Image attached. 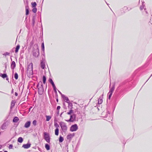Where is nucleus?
<instances>
[{
    "label": "nucleus",
    "instance_id": "f257e3e1",
    "mask_svg": "<svg viewBox=\"0 0 152 152\" xmlns=\"http://www.w3.org/2000/svg\"><path fill=\"white\" fill-rule=\"evenodd\" d=\"M38 94L39 95H42L43 92L44 88L42 83V81L39 82L37 85Z\"/></svg>",
    "mask_w": 152,
    "mask_h": 152
},
{
    "label": "nucleus",
    "instance_id": "f03ea898",
    "mask_svg": "<svg viewBox=\"0 0 152 152\" xmlns=\"http://www.w3.org/2000/svg\"><path fill=\"white\" fill-rule=\"evenodd\" d=\"M33 55L35 57H38L39 54V50L38 46L37 45H34L33 51Z\"/></svg>",
    "mask_w": 152,
    "mask_h": 152
},
{
    "label": "nucleus",
    "instance_id": "7ed1b4c3",
    "mask_svg": "<svg viewBox=\"0 0 152 152\" xmlns=\"http://www.w3.org/2000/svg\"><path fill=\"white\" fill-rule=\"evenodd\" d=\"M33 64L32 63H30L27 66V73L29 75H32L33 73Z\"/></svg>",
    "mask_w": 152,
    "mask_h": 152
},
{
    "label": "nucleus",
    "instance_id": "20e7f679",
    "mask_svg": "<svg viewBox=\"0 0 152 152\" xmlns=\"http://www.w3.org/2000/svg\"><path fill=\"white\" fill-rule=\"evenodd\" d=\"M59 124L63 131L64 132H66L67 130V127L66 124L62 122L60 123Z\"/></svg>",
    "mask_w": 152,
    "mask_h": 152
},
{
    "label": "nucleus",
    "instance_id": "39448f33",
    "mask_svg": "<svg viewBox=\"0 0 152 152\" xmlns=\"http://www.w3.org/2000/svg\"><path fill=\"white\" fill-rule=\"evenodd\" d=\"M44 138L45 140L48 143L50 142V137L49 134L46 132L44 133Z\"/></svg>",
    "mask_w": 152,
    "mask_h": 152
},
{
    "label": "nucleus",
    "instance_id": "423d86ee",
    "mask_svg": "<svg viewBox=\"0 0 152 152\" xmlns=\"http://www.w3.org/2000/svg\"><path fill=\"white\" fill-rule=\"evenodd\" d=\"M115 87V83H114L112 88L110 89L109 92L108 93V94H109V99H110L114 91Z\"/></svg>",
    "mask_w": 152,
    "mask_h": 152
},
{
    "label": "nucleus",
    "instance_id": "0eeeda50",
    "mask_svg": "<svg viewBox=\"0 0 152 152\" xmlns=\"http://www.w3.org/2000/svg\"><path fill=\"white\" fill-rule=\"evenodd\" d=\"M76 115L75 114L71 115L70 119L66 121L68 122H73L76 120Z\"/></svg>",
    "mask_w": 152,
    "mask_h": 152
},
{
    "label": "nucleus",
    "instance_id": "6e6552de",
    "mask_svg": "<svg viewBox=\"0 0 152 152\" xmlns=\"http://www.w3.org/2000/svg\"><path fill=\"white\" fill-rule=\"evenodd\" d=\"M8 125L7 121L4 122L1 126V129L2 130H4L7 129Z\"/></svg>",
    "mask_w": 152,
    "mask_h": 152
},
{
    "label": "nucleus",
    "instance_id": "1a4fd4ad",
    "mask_svg": "<svg viewBox=\"0 0 152 152\" xmlns=\"http://www.w3.org/2000/svg\"><path fill=\"white\" fill-rule=\"evenodd\" d=\"M78 129V126L76 124H75L71 126L70 128V130L72 132L76 131Z\"/></svg>",
    "mask_w": 152,
    "mask_h": 152
},
{
    "label": "nucleus",
    "instance_id": "9d476101",
    "mask_svg": "<svg viewBox=\"0 0 152 152\" xmlns=\"http://www.w3.org/2000/svg\"><path fill=\"white\" fill-rule=\"evenodd\" d=\"M31 124V121H28L25 123L24 127L26 128H28L30 126Z\"/></svg>",
    "mask_w": 152,
    "mask_h": 152
},
{
    "label": "nucleus",
    "instance_id": "9b49d317",
    "mask_svg": "<svg viewBox=\"0 0 152 152\" xmlns=\"http://www.w3.org/2000/svg\"><path fill=\"white\" fill-rule=\"evenodd\" d=\"M74 136V134H68L67 137L66 138L68 140H71V139Z\"/></svg>",
    "mask_w": 152,
    "mask_h": 152
},
{
    "label": "nucleus",
    "instance_id": "f8f14e48",
    "mask_svg": "<svg viewBox=\"0 0 152 152\" xmlns=\"http://www.w3.org/2000/svg\"><path fill=\"white\" fill-rule=\"evenodd\" d=\"M31 144L30 143H27L26 144H24L22 146V147L25 148L27 149L30 147Z\"/></svg>",
    "mask_w": 152,
    "mask_h": 152
},
{
    "label": "nucleus",
    "instance_id": "ddd939ff",
    "mask_svg": "<svg viewBox=\"0 0 152 152\" xmlns=\"http://www.w3.org/2000/svg\"><path fill=\"white\" fill-rule=\"evenodd\" d=\"M62 97L67 103L68 102H69L68 98L66 96L64 95H62Z\"/></svg>",
    "mask_w": 152,
    "mask_h": 152
},
{
    "label": "nucleus",
    "instance_id": "4468645a",
    "mask_svg": "<svg viewBox=\"0 0 152 152\" xmlns=\"http://www.w3.org/2000/svg\"><path fill=\"white\" fill-rule=\"evenodd\" d=\"M16 66V64L14 61H12V62L11 65V68L12 69H14Z\"/></svg>",
    "mask_w": 152,
    "mask_h": 152
},
{
    "label": "nucleus",
    "instance_id": "2eb2a0df",
    "mask_svg": "<svg viewBox=\"0 0 152 152\" xmlns=\"http://www.w3.org/2000/svg\"><path fill=\"white\" fill-rule=\"evenodd\" d=\"M41 67L43 69H44L45 67V62L43 61H42L41 62Z\"/></svg>",
    "mask_w": 152,
    "mask_h": 152
},
{
    "label": "nucleus",
    "instance_id": "dca6fc26",
    "mask_svg": "<svg viewBox=\"0 0 152 152\" xmlns=\"http://www.w3.org/2000/svg\"><path fill=\"white\" fill-rule=\"evenodd\" d=\"M19 120V118L17 117H15L13 119V122L14 123H16Z\"/></svg>",
    "mask_w": 152,
    "mask_h": 152
},
{
    "label": "nucleus",
    "instance_id": "f3484780",
    "mask_svg": "<svg viewBox=\"0 0 152 152\" xmlns=\"http://www.w3.org/2000/svg\"><path fill=\"white\" fill-rule=\"evenodd\" d=\"M103 97L102 96H100L99 97L98 100V103L99 104H101L102 102V99Z\"/></svg>",
    "mask_w": 152,
    "mask_h": 152
},
{
    "label": "nucleus",
    "instance_id": "a211bd4d",
    "mask_svg": "<svg viewBox=\"0 0 152 152\" xmlns=\"http://www.w3.org/2000/svg\"><path fill=\"white\" fill-rule=\"evenodd\" d=\"M49 81L52 84L53 87L55 86L53 80L51 78L49 79Z\"/></svg>",
    "mask_w": 152,
    "mask_h": 152
},
{
    "label": "nucleus",
    "instance_id": "6ab92c4d",
    "mask_svg": "<svg viewBox=\"0 0 152 152\" xmlns=\"http://www.w3.org/2000/svg\"><path fill=\"white\" fill-rule=\"evenodd\" d=\"M68 108L70 109H72V103L68 102Z\"/></svg>",
    "mask_w": 152,
    "mask_h": 152
},
{
    "label": "nucleus",
    "instance_id": "aec40b11",
    "mask_svg": "<svg viewBox=\"0 0 152 152\" xmlns=\"http://www.w3.org/2000/svg\"><path fill=\"white\" fill-rule=\"evenodd\" d=\"M144 2H142V6L140 7V9L141 10H142L143 9H144L145 10V11L146 8H144V7L145 6V4H144Z\"/></svg>",
    "mask_w": 152,
    "mask_h": 152
},
{
    "label": "nucleus",
    "instance_id": "412c9836",
    "mask_svg": "<svg viewBox=\"0 0 152 152\" xmlns=\"http://www.w3.org/2000/svg\"><path fill=\"white\" fill-rule=\"evenodd\" d=\"M20 48V46L18 45L16 47V48H15V53H17L18 51V50Z\"/></svg>",
    "mask_w": 152,
    "mask_h": 152
},
{
    "label": "nucleus",
    "instance_id": "4be33fe9",
    "mask_svg": "<svg viewBox=\"0 0 152 152\" xmlns=\"http://www.w3.org/2000/svg\"><path fill=\"white\" fill-rule=\"evenodd\" d=\"M59 133V129L58 128H56L55 131V134L56 135H58Z\"/></svg>",
    "mask_w": 152,
    "mask_h": 152
},
{
    "label": "nucleus",
    "instance_id": "5701e85b",
    "mask_svg": "<svg viewBox=\"0 0 152 152\" xmlns=\"http://www.w3.org/2000/svg\"><path fill=\"white\" fill-rule=\"evenodd\" d=\"M45 147L47 150H49L50 149V146L48 144H45Z\"/></svg>",
    "mask_w": 152,
    "mask_h": 152
},
{
    "label": "nucleus",
    "instance_id": "b1692460",
    "mask_svg": "<svg viewBox=\"0 0 152 152\" xmlns=\"http://www.w3.org/2000/svg\"><path fill=\"white\" fill-rule=\"evenodd\" d=\"M0 76L2 77L3 78H5L7 77V75L6 74H1L0 75Z\"/></svg>",
    "mask_w": 152,
    "mask_h": 152
},
{
    "label": "nucleus",
    "instance_id": "393cba45",
    "mask_svg": "<svg viewBox=\"0 0 152 152\" xmlns=\"http://www.w3.org/2000/svg\"><path fill=\"white\" fill-rule=\"evenodd\" d=\"M23 138L21 137H19L18 139V141L20 143H21L23 141Z\"/></svg>",
    "mask_w": 152,
    "mask_h": 152
},
{
    "label": "nucleus",
    "instance_id": "a878e982",
    "mask_svg": "<svg viewBox=\"0 0 152 152\" xmlns=\"http://www.w3.org/2000/svg\"><path fill=\"white\" fill-rule=\"evenodd\" d=\"M41 48L42 50V51L44 52L45 51V47H44V42H42L41 44Z\"/></svg>",
    "mask_w": 152,
    "mask_h": 152
},
{
    "label": "nucleus",
    "instance_id": "bb28decb",
    "mask_svg": "<svg viewBox=\"0 0 152 152\" xmlns=\"http://www.w3.org/2000/svg\"><path fill=\"white\" fill-rule=\"evenodd\" d=\"M26 15H28L29 14L28 7V6L26 7Z\"/></svg>",
    "mask_w": 152,
    "mask_h": 152
},
{
    "label": "nucleus",
    "instance_id": "cd10ccee",
    "mask_svg": "<svg viewBox=\"0 0 152 152\" xmlns=\"http://www.w3.org/2000/svg\"><path fill=\"white\" fill-rule=\"evenodd\" d=\"M64 140L63 137L61 136H60L59 139V142H61L63 141Z\"/></svg>",
    "mask_w": 152,
    "mask_h": 152
},
{
    "label": "nucleus",
    "instance_id": "c85d7f7f",
    "mask_svg": "<svg viewBox=\"0 0 152 152\" xmlns=\"http://www.w3.org/2000/svg\"><path fill=\"white\" fill-rule=\"evenodd\" d=\"M46 120L47 121H50V120L51 118V117L49 115H46Z\"/></svg>",
    "mask_w": 152,
    "mask_h": 152
},
{
    "label": "nucleus",
    "instance_id": "c756f323",
    "mask_svg": "<svg viewBox=\"0 0 152 152\" xmlns=\"http://www.w3.org/2000/svg\"><path fill=\"white\" fill-rule=\"evenodd\" d=\"M43 82L44 84H45L46 81V77L45 76H43L42 77Z\"/></svg>",
    "mask_w": 152,
    "mask_h": 152
},
{
    "label": "nucleus",
    "instance_id": "7c9ffc66",
    "mask_svg": "<svg viewBox=\"0 0 152 152\" xmlns=\"http://www.w3.org/2000/svg\"><path fill=\"white\" fill-rule=\"evenodd\" d=\"M32 7H36L37 5V4L36 2H32L31 3Z\"/></svg>",
    "mask_w": 152,
    "mask_h": 152
},
{
    "label": "nucleus",
    "instance_id": "2f4dec72",
    "mask_svg": "<svg viewBox=\"0 0 152 152\" xmlns=\"http://www.w3.org/2000/svg\"><path fill=\"white\" fill-rule=\"evenodd\" d=\"M33 9L32 10V11L34 13L36 12L37 11V9L36 7H33Z\"/></svg>",
    "mask_w": 152,
    "mask_h": 152
},
{
    "label": "nucleus",
    "instance_id": "473e14b6",
    "mask_svg": "<svg viewBox=\"0 0 152 152\" xmlns=\"http://www.w3.org/2000/svg\"><path fill=\"white\" fill-rule=\"evenodd\" d=\"M14 77L16 80H17L18 78V75L16 72L14 75Z\"/></svg>",
    "mask_w": 152,
    "mask_h": 152
},
{
    "label": "nucleus",
    "instance_id": "72a5a7b5",
    "mask_svg": "<svg viewBox=\"0 0 152 152\" xmlns=\"http://www.w3.org/2000/svg\"><path fill=\"white\" fill-rule=\"evenodd\" d=\"M35 18L34 16L33 17L32 20V24L33 26H34V23H35Z\"/></svg>",
    "mask_w": 152,
    "mask_h": 152
},
{
    "label": "nucleus",
    "instance_id": "f704fd0d",
    "mask_svg": "<svg viewBox=\"0 0 152 152\" xmlns=\"http://www.w3.org/2000/svg\"><path fill=\"white\" fill-rule=\"evenodd\" d=\"M73 110L71 109L67 113V114L68 115H71L72 113L73 112Z\"/></svg>",
    "mask_w": 152,
    "mask_h": 152
},
{
    "label": "nucleus",
    "instance_id": "c9c22d12",
    "mask_svg": "<svg viewBox=\"0 0 152 152\" xmlns=\"http://www.w3.org/2000/svg\"><path fill=\"white\" fill-rule=\"evenodd\" d=\"M37 121L35 120H34L32 122V124H33V125L34 126H35L37 124Z\"/></svg>",
    "mask_w": 152,
    "mask_h": 152
},
{
    "label": "nucleus",
    "instance_id": "e433bc0d",
    "mask_svg": "<svg viewBox=\"0 0 152 152\" xmlns=\"http://www.w3.org/2000/svg\"><path fill=\"white\" fill-rule=\"evenodd\" d=\"M10 55V53L7 52H6L5 53H4V54H3V55L7 56H9Z\"/></svg>",
    "mask_w": 152,
    "mask_h": 152
},
{
    "label": "nucleus",
    "instance_id": "4c0bfd02",
    "mask_svg": "<svg viewBox=\"0 0 152 152\" xmlns=\"http://www.w3.org/2000/svg\"><path fill=\"white\" fill-rule=\"evenodd\" d=\"M13 146V145L12 144H10L9 146V149H12V148Z\"/></svg>",
    "mask_w": 152,
    "mask_h": 152
},
{
    "label": "nucleus",
    "instance_id": "58836bf2",
    "mask_svg": "<svg viewBox=\"0 0 152 152\" xmlns=\"http://www.w3.org/2000/svg\"><path fill=\"white\" fill-rule=\"evenodd\" d=\"M15 105V103L13 102V101L11 102V106H14Z\"/></svg>",
    "mask_w": 152,
    "mask_h": 152
},
{
    "label": "nucleus",
    "instance_id": "ea45409f",
    "mask_svg": "<svg viewBox=\"0 0 152 152\" xmlns=\"http://www.w3.org/2000/svg\"><path fill=\"white\" fill-rule=\"evenodd\" d=\"M61 108V107L60 106H58L57 107V110H60V109Z\"/></svg>",
    "mask_w": 152,
    "mask_h": 152
},
{
    "label": "nucleus",
    "instance_id": "a19ab883",
    "mask_svg": "<svg viewBox=\"0 0 152 152\" xmlns=\"http://www.w3.org/2000/svg\"><path fill=\"white\" fill-rule=\"evenodd\" d=\"M54 91H56V86L53 87Z\"/></svg>",
    "mask_w": 152,
    "mask_h": 152
},
{
    "label": "nucleus",
    "instance_id": "79ce46f5",
    "mask_svg": "<svg viewBox=\"0 0 152 152\" xmlns=\"http://www.w3.org/2000/svg\"><path fill=\"white\" fill-rule=\"evenodd\" d=\"M128 8L126 7H124V10H127L128 9Z\"/></svg>",
    "mask_w": 152,
    "mask_h": 152
},
{
    "label": "nucleus",
    "instance_id": "37998d69",
    "mask_svg": "<svg viewBox=\"0 0 152 152\" xmlns=\"http://www.w3.org/2000/svg\"><path fill=\"white\" fill-rule=\"evenodd\" d=\"M15 95L16 96H17L18 95V94L17 92H15Z\"/></svg>",
    "mask_w": 152,
    "mask_h": 152
},
{
    "label": "nucleus",
    "instance_id": "c03bdc74",
    "mask_svg": "<svg viewBox=\"0 0 152 152\" xmlns=\"http://www.w3.org/2000/svg\"><path fill=\"white\" fill-rule=\"evenodd\" d=\"M56 113H57V115H58V114H59V110H57V111Z\"/></svg>",
    "mask_w": 152,
    "mask_h": 152
},
{
    "label": "nucleus",
    "instance_id": "a18cd8bd",
    "mask_svg": "<svg viewBox=\"0 0 152 152\" xmlns=\"http://www.w3.org/2000/svg\"><path fill=\"white\" fill-rule=\"evenodd\" d=\"M132 8H128V9L127 10H128V11H129Z\"/></svg>",
    "mask_w": 152,
    "mask_h": 152
},
{
    "label": "nucleus",
    "instance_id": "49530a36",
    "mask_svg": "<svg viewBox=\"0 0 152 152\" xmlns=\"http://www.w3.org/2000/svg\"><path fill=\"white\" fill-rule=\"evenodd\" d=\"M58 91L59 92V93L62 95H63L62 93H61L60 91H59L58 90Z\"/></svg>",
    "mask_w": 152,
    "mask_h": 152
},
{
    "label": "nucleus",
    "instance_id": "de8ad7c7",
    "mask_svg": "<svg viewBox=\"0 0 152 152\" xmlns=\"http://www.w3.org/2000/svg\"><path fill=\"white\" fill-rule=\"evenodd\" d=\"M6 80H9V78H8V77H6Z\"/></svg>",
    "mask_w": 152,
    "mask_h": 152
},
{
    "label": "nucleus",
    "instance_id": "09e8293b",
    "mask_svg": "<svg viewBox=\"0 0 152 152\" xmlns=\"http://www.w3.org/2000/svg\"><path fill=\"white\" fill-rule=\"evenodd\" d=\"M54 92H55V93L57 94V90L56 91H54Z\"/></svg>",
    "mask_w": 152,
    "mask_h": 152
},
{
    "label": "nucleus",
    "instance_id": "8fccbe9b",
    "mask_svg": "<svg viewBox=\"0 0 152 152\" xmlns=\"http://www.w3.org/2000/svg\"><path fill=\"white\" fill-rule=\"evenodd\" d=\"M63 113V112H62V113H61V115H60V116H61V115H62V114Z\"/></svg>",
    "mask_w": 152,
    "mask_h": 152
},
{
    "label": "nucleus",
    "instance_id": "3c124183",
    "mask_svg": "<svg viewBox=\"0 0 152 152\" xmlns=\"http://www.w3.org/2000/svg\"><path fill=\"white\" fill-rule=\"evenodd\" d=\"M145 12L146 13L148 14V12L147 11H145Z\"/></svg>",
    "mask_w": 152,
    "mask_h": 152
},
{
    "label": "nucleus",
    "instance_id": "603ef678",
    "mask_svg": "<svg viewBox=\"0 0 152 152\" xmlns=\"http://www.w3.org/2000/svg\"><path fill=\"white\" fill-rule=\"evenodd\" d=\"M4 152H8V151H4Z\"/></svg>",
    "mask_w": 152,
    "mask_h": 152
},
{
    "label": "nucleus",
    "instance_id": "864d4df0",
    "mask_svg": "<svg viewBox=\"0 0 152 152\" xmlns=\"http://www.w3.org/2000/svg\"><path fill=\"white\" fill-rule=\"evenodd\" d=\"M56 100H57V102H58V99H56Z\"/></svg>",
    "mask_w": 152,
    "mask_h": 152
},
{
    "label": "nucleus",
    "instance_id": "5fc2aeb1",
    "mask_svg": "<svg viewBox=\"0 0 152 152\" xmlns=\"http://www.w3.org/2000/svg\"><path fill=\"white\" fill-rule=\"evenodd\" d=\"M0 152H2L1 151H0Z\"/></svg>",
    "mask_w": 152,
    "mask_h": 152
},
{
    "label": "nucleus",
    "instance_id": "6e6d98bb",
    "mask_svg": "<svg viewBox=\"0 0 152 152\" xmlns=\"http://www.w3.org/2000/svg\"><path fill=\"white\" fill-rule=\"evenodd\" d=\"M152 75V74L151 75V76Z\"/></svg>",
    "mask_w": 152,
    "mask_h": 152
}]
</instances>
